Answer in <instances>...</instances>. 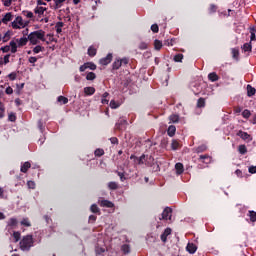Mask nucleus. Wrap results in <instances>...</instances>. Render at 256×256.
Instances as JSON below:
<instances>
[{"label":"nucleus","instance_id":"45","mask_svg":"<svg viewBox=\"0 0 256 256\" xmlns=\"http://www.w3.org/2000/svg\"><path fill=\"white\" fill-rule=\"evenodd\" d=\"M242 117L244 119H249V117H251V111L249 109H245L243 112H242Z\"/></svg>","mask_w":256,"mask_h":256},{"label":"nucleus","instance_id":"51","mask_svg":"<svg viewBox=\"0 0 256 256\" xmlns=\"http://www.w3.org/2000/svg\"><path fill=\"white\" fill-rule=\"evenodd\" d=\"M90 211L92 213H99V207L96 205V204H93L91 207H90Z\"/></svg>","mask_w":256,"mask_h":256},{"label":"nucleus","instance_id":"1","mask_svg":"<svg viewBox=\"0 0 256 256\" xmlns=\"http://www.w3.org/2000/svg\"><path fill=\"white\" fill-rule=\"evenodd\" d=\"M20 249L21 251H31V248L35 245V240L33 239V235L28 234L23 236L20 240Z\"/></svg>","mask_w":256,"mask_h":256},{"label":"nucleus","instance_id":"54","mask_svg":"<svg viewBox=\"0 0 256 256\" xmlns=\"http://www.w3.org/2000/svg\"><path fill=\"white\" fill-rule=\"evenodd\" d=\"M151 31H152L153 33H159V26H158L157 24H153V25L151 26Z\"/></svg>","mask_w":256,"mask_h":256},{"label":"nucleus","instance_id":"64","mask_svg":"<svg viewBox=\"0 0 256 256\" xmlns=\"http://www.w3.org/2000/svg\"><path fill=\"white\" fill-rule=\"evenodd\" d=\"M250 41H256V35L253 32L250 34Z\"/></svg>","mask_w":256,"mask_h":256},{"label":"nucleus","instance_id":"8","mask_svg":"<svg viewBox=\"0 0 256 256\" xmlns=\"http://www.w3.org/2000/svg\"><path fill=\"white\" fill-rule=\"evenodd\" d=\"M18 224L19 221H17L16 218H10L7 224L8 233H11L12 229H17Z\"/></svg>","mask_w":256,"mask_h":256},{"label":"nucleus","instance_id":"44","mask_svg":"<svg viewBox=\"0 0 256 256\" xmlns=\"http://www.w3.org/2000/svg\"><path fill=\"white\" fill-rule=\"evenodd\" d=\"M0 51H2V53H9L11 51V42L9 43V45L1 47Z\"/></svg>","mask_w":256,"mask_h":256},{"label":"nucleus","instance_id":"47","mask_svg":"<svg viewBox=\"0 0 256 256\" xmlns=\"http://www.w3.org/2000/svg\"><path fill=\"white\" fill-rule=\"evenodd\" d=\"M9 59H11V54H7L3 58V62L0 61V65H7L9 63Z\"/></svg>","mask_w":256,"mask_h":256},{"label":"nucleus","instance_id":"2","mask_svg":"<svg viewBox=\"0 0 256 256\" xmlns=\"http://www.w3.org/2000/svg\"><path fill=\"white\" fill-rule=\"evenodd\" d=\"M28 41L31 43V45H39L41 41H45V31L38 30L31 32L28 35Z\"/></svg>","mask_w":256,"mask_h":256},{"label":"nucleus","instance_id":"23","mask_svg":"<svg viewBox=\"0 0 256 256\" xmlns=\"http://www.w3.org/2000/svg\"><path fill=\"white\" fill-rule=\"evenodd\" d=\"M22 15H24V17H26L27 19H35V14L28 10L22 11Z\"/></svg>","mask_w":256,"mask_h":256},{"label":"nucleus","instance_id":"3","mask_svg":"<svg viewBox=\"0 0 256 256\" xmlns=\"http://www.w3.org/2000/svg\"><path fill=\"white\" fill-rule=\"evenodd\" d=\"M28 42V37L14 38L10 41L11 53H17V47H25Z\"/></svg>","mask_w":256,"mask_h":256},{"label":"nucleus","instance_id":"59","mask_svg":"<svg viewBox=\"0 0 256 256\" xmlns=\"http://www.w3.org/2000/svg\"><path fill=\"white\" fill-rule=\"evenodd\" d=\"M28 189H35V183L33 181L27 182Z\"/></svg>","mask_w":256,"mask_h":256},{"label":"nucleus","instance_id":"21","mask_svg":"<svg viewBox=\"0 0 256 256\" xmlns=\"http://www.w3.org/2000/svg\"><path fill=\"white\" fill-rule=\"evenodd\" d=\"M209 81H212V83H215V81H219V76L215 72H211L208 74Z\"/></svg>","mask_w":256,"mask_h":256},{"label":"nucleus","instance_id":"22","mask_svg":"<svg viewBox=\"0 0 256 256\" xmlns=\"http://www.w3.org/2000/svg\"><path fill=\"white\" fill-rule=\"evenodd\" d=\"M88 55L89 57H95L97 55V48H95V46H90L88 48Z\"/></svg>","mask_w":256,"mask_h":256},{"label":"nucleus","instance_id":"46","mask_svg":"<svg viewBox=\"0 0 256 256\" xmlns=\"http://www.w3.org/2000/svg\"><path fill=\"white\" fill-rule=\"evenodd\" d=\"M8 121H11V123H15V121H17V116L15 115V113L11 112L8 115Z\"/></svg>","mask_w":256,"mask_h":256},{"label":"nucleus","instance_id":"49","mask_svg":"<svg viewBox=\"0 0 256 256\" xmlns=\"http://www.w3.org/2000/svg\"><path fill=\"white\" fill-rule=\"evenodd\" d=\"M13 238H14V243L19 242V239H21V233L20 232H13Z\"/></svg>","mask_w":256,"mask_h":256},{"label":"nucleus","instance_id":"18","mask_svg":"<svg viewBox=\"0 0 256 256\" xmlns=\"http://www.w3.org/2000/svg\"><path fill=\"white\" fill-rule=\"evenodd\" d=\"M54 1V5H53V9L55 11H57V9H61L63 7V4L65 3V1L67 0H53Z\"/></svg>","mask_w":256,"mask_h":256},{"label":"nucleus","instance_id":"55","mask_svg":"<svg viewBox=\"0 0 256 256\" xmlns=\"http://www.w3.org/2000/svg\"><path fill=\"white\" fill-rule=\"evenodd\" d=\"M29 63H31L33 65V67H35V62L37 61V57L35 56H31L29 59H28Z\"/></svg>","mask_w":256,"mask_h":256},{"label":"nucleus","instance_id":"63","mask_svg":"<svg viewBox=\"0 0 256 256\" xmlns=\"http://www.w3.org/2000/svg\"><path fill=\"white\" fill-rule=\"evenodd\" d=\"M121 62V65H127L129 63V60L127 58L119 59Z\"/></svg>","mask_w":256,"mask_h":256},{"label":"nucleus","instance_id":"39","mask_svg":"<svg viewBox=\"0 0 256 256\" xmlns=\"http://www.w3.org/2000/svg\"><path fill=\"white\" fill-rule=\"evenodd\" d=\"M121 249L125 255H127V253H131V247L128 244L122 245Z\"/></svg>","mask_w":256,"mask_h":256},{"label":"nucleus","instance_id":"34","mask_svg":"<svg viewBox=\"0 0 256 256\" xmlns=\"http://www.w3.org/2000/svg\"><path fill=\"white\" fill-rule=\"evenodd\" d=\"M97 78V75H95L94 72H88L86 75L87 81H94V79Z\"/></svg>","mask_w":256,"mask_h":256},{"label":"nucleus","instance_id":"15","mask_svg":"<svg viewBox=\"0 0 256 256\" xmlns=\"http://www.w3.org/2000/svg\"><path fill=\"white\" fill-rule=\"evenodd\" d=\"M101 207H108V209H112V207H115V204L109 200H99Z\"/></svg>","mask_w":256,"mask_h":256},{"label":"nucleus","instance_id":"37","mask_svg":"<svg viewBox=\"0 0 256 256\" xmlns=\"http://www.w3.org/2000/svg\"><path fill=\"white\" fill-rule=\"evenodd\" d=\"M203 107H205V100H204V98H199L197 101V108L203 109Z\"/></svg>","mask_w":256,"mask_h":256},{"label":"nucleus","instance_id":"19","mask_svg":"<svg viewBox=\"0 0 256 256\" xmlns=\"http://www.w3.org/2000/svg\"><path fill=\"white\" fill-rule=\"evenodd\" d=\"M29 169H31V163L30 162H24L21 165L20 171H21V173H27V171H29Z\"/></svg>","mask_w":256,"mask_h":256},{"label":"nucleus","instance_id":"61","mask_svg":"<svg viewBox=\"0 0 256 256\" xmlns=\"http://www.w3.org/2000/svg\"><path fill=\"white\" fill-rule=\"evenodd\" d=\"M248 171H249V173H251V174H255V173H256V166H250V167L248 168Z\"/></svg>","mask_w":256,"mask_h":256},{"label":"nucleus","instance_id":"11","mask_svg":"<svg viewBox=\"0 0 256 256\" xmlns=\"http://www.w3.org/2000/svg\"><path fill=\"white\" fill-rule=\"evenodd\" d=\"M113 61V54L109 53L106 57L100 59V65H109Z\"/></svg>","mask_w":256,"mask_h":256},{"label":"nucleus","instance_id":"52","mask_svg":"<svg viewBox=\"0 0 256 256\" xmlns=\"http://www.w3.org/2000/svg\"><path fill=\"white\" fill-rule=\"evenodd\" d=\"M4 7H11L13 0H1Z\"/></svg>","mask_w":256,"mask_h":256},{"label":"nucleus","instance_id":"41","mask_svg":"<svg viewBox=\"0 0 256 256\" xmlns=\"http://www.w3.org/2000/svg\"><path fill=\"white\" fill-rule=\"evenodd\" d=\"M233 59H239V48H232Z\"/></svg>","mask_w":256,"mask_h":256},{"label":"nucleus","instance_id":"10","mask_svg":"<svg viewBox=\"0 0 256 256\" xmlns=\"http://www.w3.org/2000/svg\"><path fill=\"white\" fill-rule=\"evenodd\" d=\"M45 11H47V8L46 7H42V6H36L34 8V13L35 15H38L39 19H41V17L43 15H45Z\"/></svg>","mask_w":256,"mask_h":256},{"label":"nucleus","instance_id":"35","mask_svg":"<svg viewBox=\"0 0 256 256\" xmlns=\"http://www.w3.org/2000/svg\"><path fill=\"white\" fill-rule=\"evenodd\" d=\"M94 155L96 157H103V155H105V150L98 148L94 151Z\"/></svg>","mask_w":256,"mask_h":256},{"label":"nucleus","instance_id":"6","mask_svg":"<svg viewBox=\"0 0 256 256\" xmlns=\"http://www.w3.org/2000/svg\"><path fill=\"white\" fill-rule=\"evenodd\" d=\"M172 215H173V210L169 207H166L163 210L161 217H159V221H171Z\"/></svg>","mask_w":256,"mask_h":256},{"label":"nucleus","instance_id":"24","mask_svg":"<svg viewBox=\"0 0 256 256\" xmlns=\"http://www.w3.org/2000/svg\"><path fill=\"white\" fill-rule=\"evenodd\" d=\"M255 93H256V89L248 84L247 85V95H248V97H253V95H255Z\"/></svg>","mask_w":256,"mask_h":256},{"label":"nucleus","instance_id":"40","mask_svg":"<svg viewBox=\"0 0 256 256\" xmlns=\"http://www.w3.org/2000/svg\"><path fill=\"white\" fill-rule=\"evenodd\" d=\"M238 151L240 153V155H245L247 153V146L245 145H240L238 147Z\"/></svg>","mask_w":256,"mask_h":256},{"label":"nucleus","instance_id":"14","mask_svg":"<svg viewBox=\"0 0 256 256\" xmlns=\"http://www.w3.org/2000/svg\"><path fill=\"white\" fill-rule=\"evenodd\" d=\"M1 21L2 23H4V25H7V23H9L10 21H13V13L11 12L6 13L1 19Z\"/></svg>","mask_w":256,"mask_h":256},{"label":"nucleus","instance_id":"29","mask_svg":"<svg viewBox=\"0 0 256 256\" xmlns=\"http://www.w3.org/2000/svg\"><path fill=\"white\" fill-rule=\"evenodd\" d=\"M57 101H58V103H61V105H67V103H69V99L64 96H59L57 98Z\"/></svg>","mask_w":256,"mask_h":256},{"label":"nucleus","instance_id":"12","mask_svg":"<svg viewBox=\"0 0 256 256\" xmlns=\"http://www.w3.org/2000/svg\"><path fill=\"white\" fill-rule=\"evenodd\" d=\"M186 251L190 253V255H195L197 253V245L189 242L186 246Z\"/></svg>","mask_w":256,"mask_h":256},{"label":"nucleus","instance_id":"62","mask_svg":"<svg viewBox=\"0 0 256 256\" xmlns=\"http://www.w3.org/2000/svg\"><path fill=\"white\" fill-rule=\"evenodd\" d=\"M118 177H120V180L123 182L125 181V174L123 172H118Z\"/></svg>","mask_w":256,"mask_h":256},{"label":"nucleus","instance_id":"28","mask_svg":"<svg viewBox=\"0 0 256 256\" xmlns=\"http://www.w3.org/2000/svg\"><path fill=\"white\" fill-rule=\"evenodd\" d=\"M43 51H45V47H43V46H41V45H37V46H35V47L33 48V53H34L35 55H37L38 53H41V52H43Z\"/></svg>","mask_w":256,"mask_h":256},{"label":"nucleus","instance_id":"60","mask_svg":"<svg viewBox=\"0 0 256 256\" xmlns=\"http://www.w3.org/2000/svg\"><path fill=\"white\" fill-rule=\"evenodd\" d=\"M95 221H97V216H95V215H90V216H89V222H90V223H95Z\"/></svg>","mask_w":256,"mask_h":256},{"label":"nucleus","instance_id":"36","mask_svg":"<svg viewBox=\"0 0 256 256\" xmlns=\"http://www.w3.org/2000/svg\"><path fill=\"white\" fill-rule=\"evenodd\" d=\"M23 227H31V222L29 221V218H23L20 222Z\"/></svg>","mask_w":256,"mask_h":256},{"label":"nucleus","instance_id":"25","mask_svg":"<svg viewBox=\"0 0 256 256\" xmlns=\"http://www.w3.org/2000/svg\"><path fill=\"white\" fill-rule=\"evenodd\" d=\"M242 49H243V51H244L245 53L251 52L252 49H253V46L251 45V42L245 43V44H243Z\"/></svg>","mask_w":256,"mask_h":256},{"label":"nucleus","instance_id":"31","mask_svg":"<svg viewBox=\"0 0 256 256\" xmlns=\"http://www.w3.org/2000/svg\"><path fill=\"white\" fill-rule=\"evenodd\" d=\"M181 147V144H179V141L177 140H172V143H171V149L173 151H177V149Z\"/></svg>","mask_w":256,"mask_h":256},{"label":"nucleus","instance_id":"50","mask_svg":"<svg viewBox=\"0 0 256 256\" xmlns=\"http://www.w3.org/2000/svg\"><path fill=\"white\" fill-rule=\"evenodd\" d=\"M121 60H119V59H117V60H115L114 62H113V65H112V67H113V69H119L120 67H121Z\"/></svg>","mask_w":256,"mask_h":256},{"label":"nucleus","instance_id":"30","mask_svg":"<svg viewBox=\"0 0 256 256\" xmlns=\"http://www.w3.org/2000/svg\"><path fill=\"white\" fill-rule=\"evenodd\" d=\"M84 93L86 95H94L95 94V88L94 87H85Z\"/></svg>","mask_w":256,"mask_h":256},{"label":"nucleus","instance_id":"27","mask_svg":"<svg viewBox=\"0 0 256 256\" xmlns=\"http://www.w3.org/2000/svg\"><path fill=\"white\" fill-rule=\"evenodd\" d=\"M163 47V42H161L160 40H155L154 41V49H156V51H161V48Z\"/></svg>","mask_w":256,"mask_h":256},{"label":"nucleus","instance_id":"26","mask_svg":"<svg viewBox=\"0 0 256 256\" xmlns=\"http://www.w3.org/2000/svg\"><path fill=\"white\" fill-rule=\"evenodd\" d=\"M175 131H177V128L174 125L169 126L167 131L169 137H173L175 135Z\"/></svg>","mask_w":256,"mask_h":256},{"label":"nucleus","instance_id":"33","mask_svg":"<svg viewBox=\"0 0 256 256\" xmlns=\"http://www.w3.org/2000/svg\"><path fill=\"white\" fill-rule=\"evenodd\" d=\"M170 123H179V115L172 114L169 117Z\"/></svg>","mask_w":256,"mask_h":256},{"label":"nucleus","instance_id":"9","mask_svg":"<svg viewBox=\"0 0 256 256\" xmlns=\"http://www.w3.org/2000/svg\"><path fill=\"white\" fill-rule=\"evenodd\" d=\"M87 69H90L91 71H95L97 69V65L92 62H87L84 65L80 66V71L83 73V71H87Z\"/></svg>","mask_w":256,"mask_h":256},{"label":"nucleus","instance_id":"56","mask_svg":"<svg viewBox=\"0 0 256 256\" xmlns=\"http://www.w3.org/2000/svg\"><path fill=\"white\" fill-rule=\"evenodd\" d=\"M147 47H148V45L145 42H141L139 44V49H141L142 51H145V49H147Z\"/></svg>","mask_w":256,"mask_h":256},{"label":"nucleus","instance_id":"4","mask_svg":"<svg viewBox=\"0 0 256 256\" xmlns=\"http://www.w3.org/2000/svg\"><path fill=\"white\" fill-rule=\"evenodd\" d=\"M11 26L14 29H25V27L29 26V21H25L23 17L17 16L14 21H12Z\"/></svg>","mask_w":256,"mask_h":256},{"label":"nucleus","instance_id":"13","mask_svg":"<svg viewBox=\"0 0 256 256\" xmlns=\"http://www.w3.org/2000/svg\"><path fill=\"white\" fill-rule=\"evenodd\" d=\"M171 233H172L171 228H166L164 230V232L160 236L162 243H167V237H169V235H171Z\"/></svg>","mask_w":256,"mask_h":256},{"label":"nucleus","instance_id":"5","mask_svg":"<svg viewBox=\"0 0 256 256\" xmlns=\"http://www.w3.org/2000/svg\"><path fill=\"white\" fill-rule=\"evenodd\" d=\"M130 159H133L138 165H151L149 161H153V158L151 156H145L143 154L141 157H136L135 155H131Z\"/></svg>","mask_w":256,"mask_h":256},{"label":"nucleus","instance_id":"20","mask_svg":"<svg viewBox=\"0 0 256 256\" xmlns=\"http://www.w3.org/2000/svg\"><path fill=\"white\" fill-rule=\"evenodd\" d=\"M199 160L202 163H206V165H209V163H211V156H209V155H200Z\"/></svg>","mask_w":256,"mask_h":256},{"label":"nucleus","instance_id":"16","mask_svg":"<svg viewBox=\"0 0 256 256\" xmlns=\"http://www.w3.org/2000/svg\"><path fill=\"white\" fill-rule=\"evenodd\" d=\"M238 137H240L241 139H243V141H251V135H249V133L244 132V131H239L238 132Z\"/></svg>","mask_w":256,"mask_h":256},{"label":"nucleus","instance_id":"42","mask_svg":"<svg viewBox=\"0 0 256 256\" xmlns=\"http://www.w3.org/2000/svg\"><path fill=\"white\" fill-rule=\"evenodd\" d=\"M173 61H175V63H181V61H183V54H176Z\"/></svg>","mask_w":256,"mask_h":256},{"label":"nucleus","instance_id":"32","mask_svg":"<svg viewBox=\"0 0 256 256\" xmlns=\"http://www.w3.org/2000/svg\"><path fill=\"white\" fill-rule=\"evenodd\" d=\"M248 216L250 218V221H252V223H255L256 221V212L253 210L248 211Z\"/></svg>","mask_w":256,"mask_h":256},{"label":"nucleus","instance_id":"57","mask_svg":"<svg viewBox=\"0 0 256 256\" xmlns=\"http://www.w3.org/2000/svg\"><path fill=\"white\" fill-rule=\"evenodd\" d=\"M110 142L112 143V145H118L119 139H117V137H112L110 138Z\"/></svg>","mask_w":256,"mask_h":256},{"label":"nucleus","instance_id":"58","mask_svg":"<svg viewBox=\"0 0 256 256\" xmlns=\"http://www.w3.org/2000/svg\"><path fill=\"white\" fill-rule=\"evenodd\" d=\"M6 95H13V88L11 86H8L5 90Z\"/></svg>","mask_w":256,"mask_h":256},{"label":"nucleus","instance_id":"17","mask_svg":"<svg viewBox=\"0 0 256 256\" xmlns=\"http://www.w3.org/2000/svg\"><path fill=\"white\" fill-rule=\"evenodd\" d=\"M175 170L176 175H182L183 171H185V168L183 167V164L181 162H178L175 164Z\"/></svg>","mask_w":256,"mask_h":256},{"label":"nucleus","instance_id":"48","mask_svg":"<svg viewBox=\"0 0 256 256\" xmlns=\"http://www.w3.org/2000/svg\"><path fill=\"white\" fill-rule=\"evenodd\" d=\"M121 104H119V102H116L115 100H111L110 101V107L111 109H118V107H120Z\"/></svg>","mask_w":256,"mask_h":256},{"label":"nucleus","instance_id":"38","mask_svg":"<svg viewBox=\"0 0 256 256\" xmlns=\"http://www.w3.org/2000/svg\"><path fill=\"white\" fill-rule=\"evenodd\" d=\"M9 39H11V31H7L4 36L2 37V41L3 43H7V41H9Z\"/></svg>","mask_w":256,"mask_h":256},{"label":"nucleus","instance_id":"7","mask_svg":"<svg viewBox=\"0 0 256 256\" xmlns=\"http://www.w3.org/2000/svg\"><path fill=\"white\" fill-rule=\"evenodd\" d=\"M128 125L129 123L127 122V119L120 118L115 124V129H117L118 131H125Z\"/></svg>","mask_w":256,"mask_h":256},{"label":"nucleus","instance_id":"43","mask_svg":"<svg viewBox=\"0 0 256 256\" xmlns=\"http://www.w3.org/2000/svg\"><path fill=\"white\" fill-rule=\"evenodd\" d=\"M207 151V145H200L196 148V153H203Z\"/></svg>","mask_w":256,"mask_h":256},{"label":"nucleus","instance_id":"53","mask_svg":"<svg viewBox=\"0 0 256 256\" xmlns=\"http://www.w3.org/2000/svg\"><path fill=\"white\" fill-rule=\"evenodd\" d=\"M108 187H109V189H112V190L117 189V187H118L117 182H109Z\"/></svg>","mask_w":256,"mask_h":256}]
</instances>
